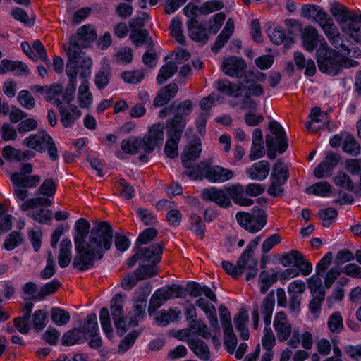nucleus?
I'll return each instance as SVG.
<instances>
[{
  "mask_svg": "<svg viewBox=\"0 0 361 361\" xmlns=\"http://www.w3.org/2000/svg\"><path fill=\"white\" fill-rule=\"evenodd\" d=\"M225 186L224 189L211 186L202 190V197L206 202H214L219 207L228 209L232 206L231 196L228 195Z\"/></svg>",
  "mask_w": 361,
  "mask_h": 361,
  "instance_id": "nucleus-12",
  "label": "nucleus"
},
{
  "mask_svg": "<svg viewBox=\"0 0 361 361\" xmlns=\"http://www.w3.org/2000/svg\"><path fill=\"white\" fill-rule=\"evenodd\" d=\"M92 66V60L90 56H83L82 58L80 72V78L81 80L80 85L78 87V95H84L90 91L89 80L91 76V69Z\"/></svg>",
  "mask_w": 361,
  "mask_h": 361,
  "instance_id": "nucleus-21",
  "label": "nucleus"
},
{
  "mask_svg": "<svg viewBox=\"0 0 361 361\" xmlns=\"http://www.w3.org/2000/svg\"><path fill=\"white\" fill-rule=\"evenodd\" d=\"M70 314L64 309L53 307L51 309V319L59 326H63L70 321Z\"/></svg>",
  "mask_w": 361,
  "mask_h": 361,
  "instance_id": "nucleus-43",
  "label": "nucleus"
},
{
  "mask_svg": "<svg viewBox=\"0 0 361 361\" xmlns=\"http://www.w3.org/2000/svg\"><path fill=\"white\" fill-rule=\"evenodd\" d=\"M97 38L96 30L91 25L87 24L78 29L75 35H72L69 39V49L83 54L82 49L89 47V44Z\"/></svg>",
  "mask_w": 361,
  "mask_h": 361,
  "instance_id": "nucleus-9",
  "label": "nucleus"
},
{
  "mask_svg": "<svg viewBox=\"0 0 361 361\" xmlns=\"http://www.w3.org/2000/svg\"><path fill=\"white\" fill-rule=\"evenodd\" d=\"M29 216L34 221L42 224H49L52 219L51 211L49 209H44L43 208L32 211Z\"/></svg>",
  "mask_w": 361,
  "mask_h": 361,
  "instance_id": "nucleus-56",
  "label": "nucleus"
},
{
  "mask_svg": "<svg viewBox=\"0 0 361 361\" xmlns=\"http://www.w3.org/2000/svg\"><path fill=\"white\" fill-rule=\"evenodd\" d=\"M224 4L221 1H207L200 7V14L208 15L214 11L223 9Z\"/></svg>",
  "mask_w": 361,
  "mask_h": 361,
  "instance_id": "nucleus-59",
  "label": "nucleus"
},
{
  "mask_svg": "<svg viewBox=\"0 0 361 361\" xmlns=\"http://www.w3.org/2000/svg\"><path fill=\"white\" fill-rule=\"evenodd\" d=\"M140 334L141 331L140 330H133L127 334L120 341L118 347V353L124 354L130 350L135 344Z\"/></svg>",
  "mask_w": 361,
  "mask_h": 361,
  "instance_id": "nucleus-37",
  "label": "nucleus"
},
{
  "mask_svg": "<svg viewBox=\"0 0 361 361\" xmlns=\"http://www.w3.org/2000/svg\"><path fill=\"white\" fill-rule=\"evenodd\" d=\"M271 30V27L269 26L267 30V32L274 44H284L286 47H289L293 44V31H287L281 25L275 27L272 32Z\"/></svg>",
  "mask_w": 361,
  "mask_h": 361,
  "instance_id": "nucleus-18",
  "label": "nucleus"
},
{
  "mask_svg": "<svg viewBox=\"0 0 361 361\" xmlns=\"http://www.w3.org/2000/svg\"><path fill=\"white\" fill-rule=\"evenodd\" d=\"M177 69V66L172 61L164 64L160 68L156 78L157 85H163L168 79L172 78L176 73Z\"/></svg>",
  "mask_w": 361,
  "mask_h": 361,
  "instance_id": "nucleus-36",
  "label": "nucleus"
},
{
  "mask_svg": "<svg viewBox=\"0 0 361 361\" xmlns=\"http://www.w3.org/2000/svg\"><path fill=\"white\" fill-rule=\"evenodd\" d=\"M57 181L51 178H47L44 180L37 190L40 195L46 196V198L54 197L57 190Z\"/></svg>",
  "mask_w": 361,
  "mask_h": 361,
  "instance_id": "nucleus-45",
  "label": "nucleus"
},
{
  "mask_svg": "<svg viewBox=\"0 0 361 361\" xmlns=\"http://www.w3.org/2000/svg\"><path fill=\"white\" fill-rule=\"evenodd\" d=\"M99 320L104 334L109 340L114 337V330L111 323L109 311L107 307H102L99 311Z\"/></svg>",
  "mask_w": 361,
  "mask_h": 361,
  "instance_id": "nucleus-38",
  "label": "nucleus"
},
{
  "mask_svg": "<svg viewBox=\"0 0 361 361\" xmlns=\"http://www.w3.org/2000/svg\"><path fill=\"white\" fill-rule=\"evenodd\" d=\"M111 75V68L109 64L103 65L102 68L95 73L94 84L99 90H103L107 87Z\"/></svg>",
  "mask_w": 361,
  "mask_h": 361,
  "instance_id": "nucleus-34",
  "label": "nucleus"
},
{
  "mask_svg": "<svg viewBox=\"0 0 361 361\" xmlns=\"http://www.w3.org/2000/svg\"><path fill=\"white\" fill-rule=\"evenodd\" d=\"M307 195H313L322 197H329L332 192V186L326 181H319L305 188Z\"/></svg>",
  "mask_w": 361,
  "mask_h": 361,
  "instance_id": "nucleus-29",
  "label": "nucleus"
},
{
  "mask_svg": "<svg viewBox=\"0 0 361 361\" xmlns=\"http://www.w3.org/2000/svg\"><path fill=\"white\" fill-rule=\"evenodd\" d=\"M300 16L306 19L317 21L322 24L324 20H330L326 12L319 6L313 4H303Z\"/></svg>",
  "mask_w": 361,
  "mask_h": 361,
  "instance_id": "nucleus-20",
  "label": "nucleus"
},
{
  "mask_svg": "<svg viewBox=\"0 0 361 361\" xmlns=\"http://www.w3.org/2000/svg\"><path fill=\"white\" fill-rule=\"evenodd\" d=\"M267 156L270 160H274L277 154H283L288 147L287 135L273 136L270 134L265 135Z\"/></svg>",
  "mask_w": 361,
  "mask_h": 361,
  "instance_id": "nucleus-14",
  "label": "nucleus"
},
{
  "mask_svg": "<svg viewBox=\"0 0 361 361\" xmlns=\"http://www.w3.org/2000/svg\"><path fill=\"white\" fill-rule=\"evenodd\" d=\"M181 139L167 137L164 146V154L169 159H176L178 157V144Z\"/></svg>",
  "mask_w": 361,
  "mask_h": 361,
  "instance_id": "nucleus-51",
  "label": "nucleus"
},
{
  "mask_svg": "<svg viewBox=\"0 0 361 361\" xmlns=\"http://www.w3.org/2000/svg\"><path fill=\"white\" fill-rule=\"evenodd\" d=\"M274 327L277 331L279 341H285L290 337L292 332L290 324L286 322H274Z\"/></svg>",
  "mask_w": 361,
  "mask_h": 361,
  "instance_id": "nucleus-57",
  "label": "nucleus"
},
{
  "mask_svg": "<svg viewBox=\"0 0 361 361\" xmlns=\"http://www.w3.org/2000/svg\"><path fill=\"white\" fill-rule=\"evenodd\" d=\"M188 120L177 111L173 117L169 118L164 124L167 137L181 139L187 126Z\"/></svg>",
  "mask_w": 361,
  "mask_h": 361,
  "instance_id": "nucleus-16",
  "label": "nucleus"
},
{
  "mask_svg": "<svg viewBox=\"0 0 361 361\" xmlns=\"http://www.w3.org/2000/svg\"><path fill=\"white\" fill-rule=\"evenodd\" d=\"M341 133L344 135L342 150L351 156H358L360 154L361 147L355 137L347 131H341Z\"/></svg>",
  "mask_w": 361,
  "mask_h": 361,
  "instance_id": "nucleus-30",
  "label": "nucleus"
},
{
  "mask_svg": "<svg viewBox=\"0 0 361 361\" xmlns=\"http://www.w3.org/2000/svg\"><path fill=\"white\" fill-rule=\"evenodd\" d=\"M32 327L36 332L42 331L48 323V314L45 310L39 309L34 312L32 316Z\"/></svg>",
  "mask_w": 361,
  "mask_h": 361,
  "instance_id": "nucleus-41",
  "label": "nucleus"
},
{
  "mask_svg": "<svg viewBox=\"0 0 361 361\" xmlns=\"http://www.w3.org/2000/svg\"><path fill=\"white\" fill-rule=\"evenodd\" d=\"M183 175L193 180H202L204 177L209 183H221L231 180L234 172L219 165H212L209 159L201 161L192 170H185Z\"/></svg>",
  "mask_w": 361,
  "mask_h": 361,
  "instance_id": "nucleus-1",
  "label": "nucleus"
},
{
  "mask_svg": "<svg viewBox=\"0 0 361 361\" xmlns=\"http://www.w3.org/2000/svg\"><path fill=\"white\" fill-rule=\"evenodd\" d=\"M136 216L145 226L154 227L159 222L156 214L147 208H137Z\"/></svg>",
  "mask_w": 361,
  "mask_h": 361,
  "instance_id": "nucleus-40",
  "label": "nucleus"
},
{
  "mask_svg": "<svg viewBox=\"0 0 361 361\" xmlns=\"http://www.w3.org/2000/svg\"><path fill=\"white\" fill-rule=\"evenodd\" d=\"M252 211L253 213H257V216L254 214L252 215V219H249L250 223H247V225L244 227V229L251 233H256L266 226L267 223V214L264 209L258 206H254Z\"/></svg>",
  "mask_w": 361,
  "mask_h": 361,
  "instance_id": "nucleus-22",
  "label": "nucleus"
},
{
  "mask_svg": "<svg viewBox=\"0 0 361 361\" xmlns=\"http://www.w3.org/2000/svg\"><path fill=\"white\" fill-rule=\"evenodd\" d=\"M133 310L134 314L126 316V326H128V330L130 328L138 326L139 320L143 319L145 316V308L147 302H135Z\"/></svg>",
  "mask_w": 361,
  "mask_h": 361,
  "instance_id": "nucleus-31",
  "label": "nucleus"
},
{
  "mask_svg": "<svg viewBox=\"0 0 361 361\" xmlns=\"http://www.w3.org/2000/svg\"><path fill=\"white\" fill-rule=\"evenodd\" d=\"M205 25L206 24L200 23L195 18L188 20L187 27L189 37L195 42L206 44L209 40V32Z\"/></svg>",
  "mask_w": 361,
  "mask_h": 361,
  "instance_id": "nucleus-17",
  "label": "nucleus"
},
{
  "mask_svg": "<svg viewBox=\"0 0 361 361\" xmlns=\"http://www.w3.org/2000/svg\"><path fill=\"white\" fill-rule=\"evenodd\" d=\"M270 171V164L267 160H261L254 163L246 170V173L251 180H264Z\"/></svg>",
  "mask_w": 361,
  "mask_h": 361,
  "instance_id": "nucleus-23",
  "label": "nucleus"
},
{
  "mask_svg": "<svg viewBox=\"0 0 361 361\" xmlns=\"http://www.w3.org/2000/svg\"><path fill=\"white\" fill-rule=\"evenodd\" d=\"M290 177L288 169L283 165L281 159H278L274 164L271 174V182L283 185Z\"/></svg>",
  "mask_w": 361,
  "mask_h": 361,
  "instance_id": "nucleus-27",
  "label": "nucleus"
},
{
  "mask_svg": "<svg viewBox=\"0 0 361 361\" xmlns=\"http://www.w3.org/2000/svg\"><path fill=\"white\" fill-rule=\"evenodd\" d=\"M276 344L274 334L270 327L264 328V334L262 338V345L266 350L264 353H269L274 355L273 348Z\"/></svg>",
  "mask_w": 361,
  "mask_h": 361,
  "instance_id": "nucleus-53",
  "label": "nucleus"
},
{
  "mask_svg": "<svg viewBox=\"0 0 361 361\" xmlns=\"http://www.w3.org/2000/svg\"><path fill=\"white\" fill-rule=\"evenodd\" d=\"M317 63L319 70L331 76H337L341 73V59L342 54L329 45L324 48H318L316 51Z\"/></svg>",
  "mask_w": 361,
  "mask_h": 361,
  "instance_id": "nucleus-4",
  "label": "nucleus"
},
{
  "mask_svg": "<svg viewBox=\"0 0 361 361\" xmlns=\"http://www.w3.org/2000/svg\"><path fill=\"white\" fill-rule=\"evenodd\" d=\"M158 235V231L154 227H149L143 230L135 240V246L147 245L154 240Z\"/></svg>",
  "mask_w": 361,
  "mask_h": 361,
  "instance_id": "nucleus-49",
  "label": "nucleus"
},
{
  "mask_svg": "<svg viewBox=\"0 0 361 361\" xmlns=\"http://www.w3.org/2000/svg\"><path fill=\"white\" fill-rule=\"evenodd\" d=\"M60 114V120L63 126L66 128H71L75 122L73 115L71 114L69 109L63 106L61 101L56 98L55 102Z\"/></svg>",
  "mask_w": 361,
  "mask_h": 361,
  "instance_id": "nucleus-39",
  "label": "nucleus"
},
{
  "mask_svg": "<svg viewBox=\"0 0 361 361\" xmlns=\"http://www.w3.org/2000/svg\"><path fill=\"white\" fill-rule=\"evenodd\" d=\"M157 265L149 264H140L139 267L134 271V274L137 276L140 281L150 279L157 275Z\"/></svg>",
  "mask_w": 361,
  "mask_h": 361,
  "instance_id": "nucleus-47",
  "label": "nucleus"
},
{
  "mask_svg": "<svg viewBox=\"0 0 361 361\" xmlns=\"http://www.w3.org/2000/svg\"><path fill=\"white\" fill-rule=\"evenodd\" d=\"M246 85L242 82L234 84L228 80H220L216 84V88L219 92L235 98L240 97Z\"/></svg>",
  "mask_w": 361,
  "mask_h": 361,
  "instance_id": "nucleus-25",
  "label": "nucleus"
},
{
  "mask_svg": "<svg viewBox=\"0 0 361 361\" xmlns=\"http://www.w3.org/2000/svg\"><path fill=\"white\" fill-rule=\"evenodd\" d=\"M279 264L285 267H296L302 261V254L296 250L282 253L277 259Z\"/></svg>",
  "mask_w": 361,
  "mask_h": 361,
  "instance_id": "nucleus-32",
  "label": "nucleus"
},
{
  "mask_svg": "<svg viewBox=\"0 0 361 361\" xmlns=\"http://www.w3.org/2000/svg\"><path fill=\"white\" fill-rule=\"evenodd\" d=\"M202 153V142L200 137H195L190 142L188 147L184 149L181 154L182 166L188 170H192L197 164L191 161L200 157Z\"/></svg>",
  "mask_w": 361,
  "mask_h": 361,
  "instance_id": "nucleus-15",
  "label": "nucleus"
},
{
  "mask_svg": "<svg viewBox=\"0 0 361 361\" xmlns=\"http://www.w3.org/2000/svg\"><path fill=\"white\" fill-rule=\"evenodd\" d=\"M224 334V343L226 351L229 354H233L238 345V338L233 328L223 330Z\"/></svg>",
  "mask_w": 361,
  "mask_h": 361,
  "instance_id": "nucleus-50",
  "label": "nucleus"
},
{
  "mask_svg": "<svg viewBox=\"0 0 361 361\" xmlns=\"http://www.w3.org/2000/svg\"><path fill=\"white\" fill-rule=\"evenodd\" d=\"M301 39L304 49L308 52H312L317 48L328 47L324 37L319 35L318 30L312 25H307L304 28Z\"/></svg>",
  "mask_w": 361,
  "mask_h": 361,
  "instance_id": "nucleus-11",
  "label": "nucleus"
},
{
  "mask_svg": "<svg viewBox=\"0 0 361 361\" xmlns=\"http://www.w3.org/2000/svg\"><path fill=\"white\" fill-rule=\"evenodd\" d=\"M327 326L329 331L334 334H339L343 331V321L340 312L336 311L329 317Z\"/></svg>",
  "mask_w": 361,
  "mask_h": 361,
  "instance_id": "nucleus-46",
  "label": "nucleus"
},
{
  "mask_svg": "<svg viewBox=\"0 0 361 361\" xmlns=\"http://www.w3.org/2000/svg\"><path fill=\"white\" fill-rule=\"evenodd\" d=\"M23 241V233L20 231H13L6 237L3 247L7 251H12L20 246Z\"/></svg>",
  "mask_w": 361,
  "mask_h": 361,
  "instance_id": "nucleus-42",
  "label": "nucleus"
},
{
  "mask_svg": "<svg viewBox=\"0 0 361 361\" xmlns=\"http://www.w3.org/2000/svg\"><path fill=\"white\" fill-rule=\"evenodd\" d=\"M141 140L138 137L130 136L121 143V148L126 154H136L140 148Z\"/></svg>",
  "mask_w": 361,
  "mask_h": 361,
  "instance_id": "nucleus-44",
  "label": "nucleus"
},
{
  "mask_svg": "<svg viewBox=\"0 0 361 361\" xmlns=\"http://www.w3.org/2000/svg\"><path fill=\"white\" fill-rule=\"evenodd\" d=\"M62 286L60 281L55 278L51 281L44 283L38 291L37 296L32 297V300H38L39 301H42L44 299V298L47 295H52L55 293L59 288Z\"/></svg>",
  "mask_w": 361,
  "mask_h": 361,
  "instance_id": "nucleus-33",
  "label": "nucleus"
},
{
  "mask_svg": "<svg viewBox=\"0 0 361 361\" xmlns=\"http://www.w3.org/2000/svg\"><path fill=\"white\" fill-rule=\"evenodd\" d=\"M80 329L87 336L89 333H95L99 331V326L97 322V317L95 313L87 314L86 319L82 326H79Z\"/></svg>",
  "mask_w": 361,
  "mask_h": 361,
  "instance_id": "nucleus-52",
  "label": "nucleus"
},
{
  "mask_svg": "<svg viewBox=\"0 0 361 361\" xmlns=\"http://www.w3.org/2000/svg\"><path fill=\"white\" fill-rule=\"evenodd\" d=\"M76 255L73 261V267L79 271H86L94 267L97 260H102L104 255L92 246L75 250Z\"/></svg>",
  "mask_w": 361,
  "mask_h": 361,
  "instance_id": "nucleus-8",
  "label": "nucleus"
},
{
  "mask_svg": "<svg viewBox=\"0 0 361 361\" xmlns=\"http://www.w3.org/2000/svg\"><path fill=\"white\" fill-rule=\"evenodd\" d=\"M319 25L323 29L330 43L336 49H341L343 51L350 53L352 43L345 36L341 35L338 29L335 27L330 18V20H324Z\"/></svg>",
  "mask_w": 361,
  "mask_h": 361,
  "instance_id": "nucleus-10",
  "label": "nucleus"
},
{
  "mask_svg": "<svg viewBox=\"0 0 361 361\" xmlns=\"http://www.w3.org/2000/svg\"><path fill=\"white\" fill-rule=\"evenodd\" d=\"M247 69L245 61L239 56H229L224 59L221 63V71L229 77L242 78Z\"/></svg>",
  "mask_w": 361,
  "mask_h": 361,
  "instance_id": "nucleus-13",
  "label": "nucleus"
},
{
  "mask_svg": "<svg viewBox=\"0 0 361 361\" xmlns=\"http://www.w3.org/2000/svg\"><path fill=\"white\" fill-rule=\"evenodd\" d=\"M189 229L201 239L205 237L206 225L202 217L196 213H192L189 217Z\"/></svg>",
  "mask_w": 361,
  "mask_h": 361,
  "instance_id": "nucleus-35",
  "label": "nucleus"
},
{
  "mask_svg": "<svg viewBox=\"0 0 361 361\" xmlns=\"http://www.w3.org/2000/svg\"><path fill=\"white\" fill-rule=\"evenodd\" d=\"M152 288L150 282H146L141 285L139 289L135 292V302H147V298L150 295Z\"/></svg>",
  "mask_w": 361,
  "mask_h": 361,
  "instance_id": "nucleus-58",
  "label": "nucleus"
},
{
  "mask_svg": "<svg viewBox=\"0 0 361 361\" xmlns=\"http://www.w3.org/2000/svg\"><path fill=\"white\" fill-rule=\"evenodd\" d=\"M23 145L27 148L43 153L46 150L52 161L59 159L57 147L52 137L44 130H40L36 134H31L23 140Z\"/></svg>",
  "mask_w": 361,
  "mask_h": 361,
  "instance_id": "nucleus-3",
  "label": "nucleus"
},
{
  "mask_svg": "<svg viewBox=\"0 0 361 361\" xmlns=\"http://www.w3.org/2000/svg\"><path fill=\"white\" fill-rule=\"evenodd\" d=\"M126 295L118 293L115 294L110 301V310L112 319L116 330V334L122 337L128 331V326H126V316H124L123 306Z\"/></svg>",
  "mask_w": 361,
  "mask_h": 361,
  "instance_id": "nucleus-7",
  "label": "nucleus"
},
{
  "mask_svg": "<svg viewBox=\"0 0 361 361\" xmlns=\"http://www.w3.org/2000/svg\"><path fill=\"white\" fill-rule=\"evenodd\" d=\"M87 340V336L78 327H74L63 333L61 338V344L63 346H73L77 344H82Z\"/></svg>",
  "mask_w": 361,
  "mask_h": 361,
  "instance_id": "nucleus-24",
  "label": "nucleus"
},
{
  "mask_svg": "<svg viewBox=\"0 0 361 361\" xmlns=\"http://www.w3.org/2000/svg\"><path fill=\"white\" fill-rule=\"evenodd\" d=\"M275 307V297L274 290L270 291L263 299L262 302V314H273Z\"/></svg>",
  "mask_w": 361,
  "mask_h": 361,
  "instance_id": "nucleus-63",
  "label": "nucleus"
},
{
  "mask_svg": "<svg viewBox=\"0 0 361 361\" xmlns=\"http://www.w3.org/2000/svg\"><path fill=\"white\" fill-rule=\"evenodd\" d=\"M333 181L336 185L343 188L348 191L353 192L355 190V184L351 178L343 171H339L334 177Z\"/></svg>",
  "mask_w": 361,
  "mask_h": 361,
  "instance_id": "nucleus-48",
  "label": "nucleus"
},
{
  "mask_svg": "<svg viewBox=\"0 0 361 361\" xmlns=\"http://www.w3.org/2000/svg\"><path fill=\"white\" fill-rule=\"evenodd\" d=\"M330 12L339 24L348 22L347 28L353 38L361 30V11L357 15L354 11L336 1L332 5Z\"/></svg>",
  "mask_w": 361,
  "mask_h": 361,
  "instance_id": "nucleus-6",
  "label": "nucleus"
},
{
  "mask_svg": "<svg viewBox=\"0 0 361 361\" xmlns=\"http://www.w3.org/2000/svg\"><path fill=\"white\" fill-rule=\"evenodd\" d=\"M226 189L235 204L249 207L254 204V201L251 198L245 197V194L250 197H257L264 192L265 187L262 184L250 183L245 188L242 184L236 183Z\"/></svg>",
  "mask_w": 361,
  "mask_h": 361,
  "instance_id": "nucleus-5",
  "label": "nucleus"
},
{
  "mask_svg": "<svg viewBox=\"0 0 361 361\" xmlns=\"http://www.w3.org/2000/svg\"><path fill=\"white\" fill-rule=\"evenodd\" d=\"M354 253L347 248H343L339 250L335 257L334 264L335 267H339L341 265L345 262L354 260Z\"/></svg>",
  "mask_w": 361,
  "mask_h": 361,
  "instance_id": "nucleus-64",
  "label": "nucleus"
},
{
  "mask_svg": "<svg viewBox=\"0 0 361 361\" xmlns=\"http://www.w3.org/2000/svg\"><path fill=\"white\" fill-rule=\"evenodd\" d=\"M142 260L151 261L153 265H157L161 260L164 245L162 242L153 243L149 247H137Z\"/></svg>",
  "mask_w": 361,
  "mask_h": 361,
  "instance_id": "nucleus-19",
  "label": "nucleus"
},
{
  "mask_svg": "<svg viewBox=\"0 0 361 361\" xmlns=\"http://www.w3.org/2000/svg\"><path fill=\"white\" fill-rule=\"evenodd\" d=\"M67 56L68 61L66 67L67 76L78 75L79 71H81L80 64L82 58L87 56L85 54H82L71 49H68Z\"/></svg>",
  "mask_w": 361,
  "mask_h": 361,
  "instance_id": "nucleus-26",
  "label": "nucleus"
},
{
  "mask_svg": "<svg viewBox=\"0 0 361 361\" xmlns=\"http://www.w3.org/2000/svg\"><path fill=\"white\" fill-rule=\"evenodd\" d=\"M114 240V229L107 221L97 222L91 228L88 246H92L104 256L111 250Z\"/></svg>",
  "mask_w": 361,
  "mask_h": 361,
  "instance_id": "nucleus-2",
  "label": "nucleus"
},
{
  "mask_svg": "<svg viewBox=\"0 0 361 361\" xmlns=\"http://www.w3.org/2000/svg\"><path fill=\"white\" fill-rule=\"evenodd\" d=\"M2 157L9 163L20 162V149L11 145H6L1 150Z\"/></svg>",
  "mask_w": 361,
  "mask_h": 361,
  "instance_id": "nucleus-62",
  "label": "nucleus"
},
{
  "mask_svg": "<svg viewBox=\"0 0 361 361\" xmlns=\"http://www.w3.org/2000/svg\"><path fill=\"white\" fill-rule=\"evenodd\" d=\"M18 102L26 109H32L35 107V101L28 90H20L18 94Z\"/></svg>",
  "mask_w": 361,
  "mask_h": 361,
  "instance_id": "nucleus-61",
  "label": "nucleus"
},
{
  "mask_svg": "<svg viewBox=\"0 0 361 361\" xmlns=\"http://www.w3.org/2000/svg\"><path fill=\"white\" fill-rule=\"evenodd\" d=\"M114 59L118 63L128 64L133 59V49L129 47H121L115 53Z\"/></svg>",
  "mask_w": 361,
  "mask_h": 361,
  "instance_id": "nucleus-55",
  "label": "nucleus"
},
{
  "mask_svg": "<svg viewBox=\"0 0 361 361\" xmlns=\"http://www.w3.org/2000/svg\"><path fill=\"white\" fill-rule=\"evenodd\" d=\"M226 20V15L223 12H219L214 15L212 18L209 19L208 24V32L216 35L222 27Z\"/></svg>",
  "mask_w": 361,
  "mask_h": 361,
  "instance_id": "nucleus-54",
  "label": "nucleus"
},
{
  "mask_svg": "<svg viewBox=\"0 0 361 361\" xmlns=\"http://www.w3.org/2000/svg\"><path fill=\"white\" fill-rule=\"evenodd\" d=\"M189 348L202 360L208 361L210 358V350L207 344L200 338L188 341Z\"/></svg>",
  "mask_w": 361,
  "mask_h": 361,
  "instance_id": "nucleus-28",
  "label": "nucleus"
},
{
  "mask_svg": "<svg viewBox=\"0 0 361 361\" xmlns=\"http://www.w3.org/2000/svg\"><path fill=\"white\" fill-rule=\"evenodd\" d=\"M333 259V255L331 252H326L317 262L315 271L319 276H323L327 271L328 268L331 265Z\"/></svg>",
  "mask_w": 361,
  "mask_h": 361,
  "instance_id": "nucleus-60",
  "label": "nucleus"
}]
</instances>
